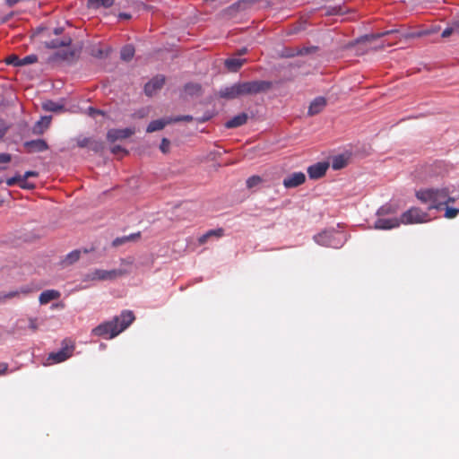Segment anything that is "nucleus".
<instances>
[{
  "instance_id": "nucleus-5",
  "label": "nucleus",
  "mask_w": 459,
  "mask_h": 459,
  "mask_svg": "<svg viewBox=\"0 0 459 459\" xmlns=\"http://www.w3.org/2000/svg\"><path fill=\"white\" fill-rule=\"evenodd\" d=\"M74 351V344L72 341L65 339L62 342V348L58 351H54L48 354L46 359L45 365H52L60 363L70 358Z\"/></svg>"
},
{
  "instance_id": "nucleus-3",
  "label": "nucleus",
  "mask_w": 459,
  "mask_h": 459,
  "mask_svg": "<svg viewBox=\"0 0 459 459\" xmlns=\"http://www.w3.org/2000/svg\"><path fill=\"white\" fill-rule=\"evenodd\" d=\"M431 221V217L428 212L423 211L421 208L412 206L403 212L400 216L402 224H422Z\"/></svg>"
},
{
  "instance_id": "nucleus-45",
  "label": "nucleus",
  "mask_w": 459,
  "mask_h": 459,
  "mask_svg": "<svg viewBox=\"0 0 459 459\" xmlns=\"http://www.w3.org/2000/svg\"><path fill=\"white\" fill-rule=\"evenodd\" d=\"M91 55L96 57H102L104 56V51L100 48H93L90 51Z\"/></svg>"
},
{
  "instance_id": "nucleus-16",
  "label": "nucleus",
  "mask_w": 459,
  "mask_h": 459,
  "mask_svg": "<svg viewBox=\"0 0 459 459\" xmlns=\"http://www.w3.org/2000/svg\"><path fill=\"white\" fill-rule=\"evenodd\" d=\"M399 218H379L375 222V228L377 230H392L401 225Z\"/></svg>"
},
{
  "instance_id": "nucleus-6",
  "label": "nucleus",
  "mask_w": 459,
  "mask_h": 459,
  "mask_svg": "<svg viewBox=\"0 0 459 459\" xmlns=\"http://www.w3.org/2000/svg\"><path fill=\"white\" fill-rule=\"evenodd\" d=\"M244 95H253L265 92L272 88V82L269 81H251L241 82Z\"/></svg>"
},
{
  "instance_id": "nucleus-17",
  "label": "nucleus",
  "mask_w": 459,
  "mask_h": 459,
  "mask_svg": "<svg viewBox=\"0 0 459 459\" xmlns=\"http://www.w3.org/2000/svg\"><path fill=\"white\" fill-rule=\"evenodd\" d=\"M134 134V129L133 128H124V129H110L108 132V139L109 141H117L121 139H126L130 137Z\"/></svg>"
},
{
  "instance_id": "nucleus-8",
  "label": "nucleus",
  "mask_w": 459,
  "mask_h": 459,
  "mask_svg": "<svg viewBox=\"0 0 459 459\" xmlns=\"http://www.w3.org/2000/svg\"><path fill=\"white\" fill-rule=\"evenodd\" d=\"M340 235L333 230H325L314 237L315 241L324 247L337 248L340 246V242H336V237Z\"/></svg>"
},
{
  "instance_id": "nucleus-20",
  "label": "nucleus",
  "mask_w": 459,
  "mask_h": 459,
  "mask_svg": "<svg viewBox=\"0 0 459 459\" xmlns=\"http://www.w3.org/2000/svg\"><path fill=\"white\" fill-rule=\"evenodd\" d=\"M224 235V230L221 228L216 230H210L206 233L203 234L198 238L199 245L205 244L210 238H220Z\"/></svg>"
},
{
  "instance_id": "nucleus-55",
  "label": "nucleus",
  "mask_w": 459,
  "mask_h": 459,
  "mask_svg": "<svg viewBox=\"0 0 459 459\" xmlns=\"http://www.w3.org/2000/svg\"><path fill=\"white\" fill-rule=\"evenodd\" d=\"M38 176V172L36 171H27L25 172V174L22 176L24 178H30V177H37Z\"/></svg>"
},
{
  "instance_id": "nucleus-54",
  "label": "nucleus",
  "mask_w": 459,
  "mask_h": 459,
  "mask_svg": "<svg viewBox=\"0 0 459 459\" xmlns=\"http://www.w3.org/2000/svg\"><path fill=\"white\" fill-rule=\"evenodd\" d=\"M390 212H392L390 208L385 206L381 207L377 212L378 214H387Z\"/></svg>"
},
{
  "instance_id": "nucleus-27",
  "label": "nucleus",
  "mask_w": 459,
  "mask_h": 459,
  "mask_svg": "<svg viewBox=\"0 0 459 459\" xmlns=\"http://www.w3.org/2000/svg\"><path fill=\"white\" fill-rule=\"evenodd\" d=\"M348 164V158L345 155H337L334 156L332 160V168L334 170L342 169L345 168Z\"/></svg>"
},
{
  "instance_id": "nucleus-30",
  "label": "nucleus",
  "mask_w": 459,
  "mask_h": 459,
  "mask_svg": "<svg viewBox=\"0 0 459 459\" xmlns=\"http://www.w3.org/2000/svg\"><path fill=\"white\" fill-rule=\"evenodd\" d=\"M115 0H88V7L108 8L113 5Z\"/></svg>"
},
{
  "instance_id": "nucleus-56",
  "label": "nucleus",
  "mask_w": 459,
  "mask_h": 459,
  "mask_svg": "<svg viewBox=\"0 0 459 459\" xmlns=\"http://www.w3.org/2000/svg\"><path fill=\"white\" fill-rule=\"evenodd\" d=\"M309 52H310V48H303L298 50L297 55H301L302 56V55L307 54Z\"/></svg>"
},
{
  "instance_id": "nucleus-41",
  "label": "nucleus",
  "mask_w": 459,
  "mask_h": 459,
  "mask_svg": "<svg viewBox=\"0 0 459 459\" xmlns=\"http://www.w3.org/2000/svg\"><path fill=\"white\" fill-rule=\"evenodd\" d=\"M29 325L28 327L32 331V332H36L38 329H39V325H38V319L37 318H33V317H29Z\"/></svg>"
},
{
  "instance_id": "nucleus-42",
  "label": "nucleus",
  "mask_w": 459,
  "mask_h": 459,
  "mask_svg": "<svg viewBox=\"0 0 459 459\" xmlns=\"http://www.w3.org/2000/svg\"><path fill=\"white\" fill-rule=\"evenodd\" d=\"M22 180L21 175H16L15 177L10 178L6 180V185L8 186H12L15 184H20V181Z\"/></svg>"
},
{
  "instance_id": "nucleus-10",
  "label": "nucleus",
  "mask_w": 459,
  "mask_h": 459,
  "mask_svg": "<svg viewBox=\"0 0 459 459\" xmlns=\"http://www.w3.org/2000/svg\"><path fill=\"white\" fill-rule=\"evenodd\" d=\"M305 181L306 175L303 172L299 171L287 176L283 179L282 184L285 188H295L304 184Z\"/></svg>"
},
{
  "instance_id": "nucleus-13",
  "label": "nucleus",
  "mask_w": 459,
  "mask_h": 459,
  "mask_svg": "<svg viewBox=\"0 0 459 459\" xmlns=\"http://www.w3.org/2000/svg\"><path fill=\"white\" fill-rule=\"evenodd\" d=\"M329 168L328 162H317L307 168V174L311 179H318L324 177Z\"/></svg>"
},
{
  "instance_id": "nucleus-59",
  "label": "nucleus",
  "mask_w": 459,
  "mask_h": 459,
  "mask_svg": "<svg viewBox=\"0 0 459 459\" xmlns=\"http://www.w3.org/2000/svg\"><path fill=\"white\" fill-rule=\"evenodd\" d=\"M119 17L122 18V19H126V20H128L131 18V14L129 13H121L119 14Z\"/></svg>"
},
{
  "instance_id": "nucleus-52",
  "label": "nucleus",
  "mask_w": 459,
  "mask_h": 459,
  "mask_svg": "<svg viewBox=\"0 0 459 459\" xmlns=\"http://www.w3.org/2000/svg\"><path fill=\"white\" fill-rule=\"evenodd\" d=\"M453 190L448 187V200H447V205L455 204L456 201V198L452 195Z\"/></svg>"
},
{
  "instance_id": "nucleus-58",
  "label": "nucleus",
  "mask_w": 459,
  "mask_h": 459,
  "mask_svg": "<svg viewBox=\"0 0 459 459\" xmlns=\"http://www.w3.org/2000/svg\"><path fill=\"white\" fill-rule=\"evenodd\" d=\"M391 32H393V30H387V31H385L381 34H377V35H372L371 37L372 38H379V37H382V36H385L387 34H390Z\"/></svg>"
},
{
  "instance_id": "nucleus-25",
  "label": "nucleus",
  "mask_w": 459,
  "mask_h": 459,
  "mask_svg": "<svg viewBox=\"0 0 459 459\" xmlns=\"http://www.w3.org/2000/svg\"><path fill=\"white\" fill-rule=\"evenodd\" d=\"M42 108L48 112L60 113L65 111L64 105L53 100H46L42 103Z\"/></svg>"
},
{
  "instance_id": "nucleus-9",
  "label": "nucleus",
  "mask_w": 459,
  "mask_h": 459,
  "mask_svg": "<svg viewBox=\"0 0 459 459\" xmlns=\"http://www.w3.org/2000/svg\"><path fill=\"white\" fill-rule=\"evenodd\" d=\"M243 95L244 92L241 82H238L231 86L222 88L219 91V96L226 100H233Z\"/></svg>"
},
{
  "instance_id": "nucleus-15",
  "label": "nucleus",
  "mask_w": 459,
  "mask_h": 459,
  "mask_svg": "<svg viewBox=\"0 0 459 459\" xmlns=\"http://www.w3.org/2000/svg\"><path fill=\"white\" fill-rule=\"evenodd\" d=\"M72 43V39L69 36L62 35L61 38L51 39L44 41V46L48 48H59L69 47Z\"/></svg>"
},
{
  "instance_id": "nucleus-11",
  "label": "nucleus",
  "mask_w": 459,
  "mask_h": 459,
  "mask_svg": "<svg viewBox=\"0 0 459 459\" xmlns=\"http://www.w3.org/2000/svg\"><path fill=\"white\" fill-rule=\"evenodd\" d=\"M73 56L74 53L69 49H60L43 58L45 63L56 64L61 61L69 60L73 57Z\"/></svg>"
},
{
  "instance_id": "nucleus-36",
  "label": "nucleus",
  "mask_w": 459,
  "mask_h": 459,
  "mask_svg": "<svg viewBox=\"0 0 459 459\" xmlns=\"http://www.w3.org/2000/svg\"><path fill=\"white\" fill-rule=\"evenodd\" d=\"M195 118L192 116L186 115V116H178L175 117H171V123H178V122H190L193 121Z\"/></svg>"
},
{
  "instance_id": "nucleus-40",
  "label": "nucleus",
  "mask_w": 459,
  "mask_h": 459,
  "mask_svg": "<svg viewBox=\"0 0 459 459\" xmlns=\"http://www.w3.org/2000/svg\"><path fill=\"white\" fill-rule=\"evenodd\" d=\"M455 31H459V30L457 29L456 26L448 27L442 31L441 36H442V38H447V37L451 36Z\"/></svg>"
},
{
  "instance_id": "nucleus-21",
  "label": "nucleus",
  "mask_w": 459,
  "mask_h": 459,
  "mask_svg": "<svg viewBox=\"0 0 459 459\" xmlns=\"http://www.w3.org/2000/svg\"><path fill=\"white\" fill-rule=\"evenodd\" d=\"M51 119V116L42 117L41 119L34 125L32 133L35 134H42L44 131L49 126Z\"/></svg>"
},
{
  "instance_id": "nucleus-39",
  "label": "nucleus",
  "mask_w": 459,
  "mask_h": 459,
  "mask_svg": "<svg viewBox=\"0 0 459 459\" xmlns=\"http://www.w3.org/2000/svg\"><path fill=\"white\" fill-rule=\"evenodd\" d=\"M170 142L167 138H162L160 149L163 153H167L169 151Z\"/></svg>"
},
{
  "instance_id": "nucleus-50",
  "label": "nucleus",
  "mask_w": 459,
  "mask_h": 459,
  "mask_svg": "<svg viewBox=\"0 0 459 459\" xmlns=\"http://www.w3.org/2000/svg\"><path fill=\"white\" fill-rule=\"evenodd\" d=\"M112 152L115 153V154H117L119 152H123L124 154H127V152L126 150H124L121 146L119 145H115L112 147Z\"/></svg>"
},
{
  "instance_id": "nucleus-19",
  "label": "nucleus",
  "mask_w": 459,
  "mask_h": 459,
  "mask_svg": "<svg viewBox=\"0 0 459 459\" xmlns=\"http://www.w3.org/2000/svg\"><path fill=\"white\" fill-rule=\"evenodd\" d=\"M248 116L247 113H240L225 123L226 128H236L245 125L247 122Z\"/></svg>"
},
{
  "instance_id": "nucleus-43",
  "label": "nucleus",
  "mask_w": 459,
  "mask_h": 459,
  "mask_svg": "<svg viewBox=\"0 0 459 459\" xmlns=\"http://www.w3.org/2000/svg\"><path fill=\"white\" fill-rule=\"evenodd\" d=\"M19 186L23 189H33L35 187L34 184L27 182V178L23 177H22Z\"/></svg>"
},
{
  "instance_id": "nucleus-57",
  "label": "nucleus",
  "mask_w": 459,
  "mask_h": 459,
  "mask_svg": "<svg viewBox=\"0 0 459 459\" xmlns=\"http://www.w3.org/2000/svg\"><path fill=\"white\" fill-rule=\"evenodd\" d=\"M47 29L46 28H43V27H39V28H37V30H35V35H39L41 33H43L44 31H46Z\"/></svg>"
},
{
  "instance_id": "nucleus-12",
  "label": "nucleus",
  "mask_w": 459,
  "mask_h": 459,
  "mask_svg": "<svg viewBox=\"0 0 459 459\" xmlns=\"http://www.w3.org/2000/svg\"><path fill=\"white\" fill-rule=\"evenodd\" d=\"M165 83V77L163 75H157L148 82L144 86V92L147 96H152L157 91L160 90Z\"/></svg>"
},
{
  "instance_id": "nucleus-2",
  "label": "nucleus",
  "mask_w": 459,
  "mask_h": 459,
  "mask_svg": "<svg viewBox=\"0 0 459 459\" xmlns=\"http://www.w3.org/2000/svg\"><path fill=\"white\" fill-rule=\"evenodd\" d=\"M415 196L420 203L429 204V211H440L447 205L448 186L422 188L416 191Z\"/></svg>"
},
{
  "instance_id": "nucleus-7",
  "label": "nucleus",
  "mask_w": 459,
  "mask_h": 459,
  "mask_svg": "<svg viewBox=\"0 0 459 459\" xmlns=\"http://www.w3.org/2000/svg\"><path fill=\"white\" fill-rule=\"evenodd\" d=\"M39 289L40 287L36 285L34 282H31L28 285H23L17 289L16 290H12L0 296V302H4L7 299L14 298H20L21 296H27L30 293L39 290Z\"/></svg>"
},
{
  "instance_id": "nucleus-14",
  "label": "nucleus",
  "mask_w": 459,
  "mask_h": 459,
  "mask_svg": "<svg viewBox=\"0 0 459 459\" xmlns=\"http://www.w3.org/2000/svg\"><path fill=\"white\" fill-rule=\"evenodd\" d=\"M23 146L30 153L41 152L48 149V143L42 139L27 141L23 143Z\"/></svg>"
},
{
  "instance_id": "nucleus-53",
  "label": "nucleus",
  "mask_w": 459,
  "mask_h": 459,
  "mask_svg": "<svg viewBox=\"0 0 459 459\" xmlns=\"http://www.w3.org/2000/svg\"><path fill=\"white\" fill-rule=\"evenodd\" d=\"M8 371V364L4 362L0 363V375H4Z\"/></svg>"
},
{
  "instance_id": "nucleus-28",
  "label": "nucleus",
  "mask_w": 459,
  "mask_h": 459,
  "mask_svg": "<svg viewBox=\"0 0 459 459\" xmlns=\"http://www.w3.org/2000/svg\"><path fill=\"white\" fill-rule=\"evenodd\" d=\"M134 56V48L133 45H126L120 51V57L124 61H130Z\"/></svg>"
},
{
  "instance_id": "nucleus-22",
  "label": "nucleus",
  "mask_w": 459,
  "mask_h": 459,
  "mask_svg": "<svg viewBox=\"0 0 459 459\" xmlns=\"http://www.w3.org/2000/svg\"><path fill=\"white\" fill-rule=\"evenodd\" d=\"M59 297H60L59 291L55 290H48L43 291L39 295V300L40 304L44 305V304L50 302L51 300L59 299Z\"/></svg>"
},
{
  "instance_id": "nucleus-48",
  "label": "nucleus",
  "mask_w": 459,
  "mask_h": 459,
  "mask_svg": "<svg viewBox=\"0 0 459 459\" xmlns=\"http://www.w3.org/2000/svg\"><path fill=\"white\" fill-rule=\"evenodd\" d=\"M212 117V113H207L205 114L204 116L201 117H196L195 118L198 123H204V122H207L208 120H210Z\"/></svg>"
},
{
  "instance_id": "nucleus-46",
  "label": "nucleus",
  "mask_w": 459,
  "mask_h": 459,
  "mask_svg": "<svg viewBox=\"0 0 459 459\" xmlns=\"http://www.w3.org/2000/svg\"><path fill=\"white\" fill-rule=\"evenodd\" d=\"M12 160V156L9 153H0V163H8Z\"/></svg>"
},
{
  "instance_id": "nucleus-29",
  "label": "nucleus",
  "mask_w": 459,
  "mask_h": 459,
  "mask_svg": "<svg viewBox=\"0 0 459 459\" xmlns=\"http://www.w3.org/2000/svg\"><path fill=\"white\" fill-rule=\"evenodd\" d=\"M245 4H246V0L235 3L232 5H230V7H228L227 9L223 10L222 14L226 15V16L232 17L240 10L242 5Z\"/></svg>"
},
{
  "instance_id": "nucleus-44",
  "label": "nucleus",
  "mask_w": 459,
  "mask_h": 459,
  "mask_svg": "<svg viewBox=\"0 0 459 459\" xmlns=\"http://www.w3.org/2000/svg\"><path fill=\"white\" fill-rule=\"evenodd\" d=\"M74 142L76 143V146L78 147L84 148L86 146V137L84 136H80L76 139L72 140V143Z\"/></svg>"
},
{
  "instance_id": "nucleus-37",
  "label": "nucleus",
  "mask_w": 459,
  "mask_h": 459,
  "mask_svg": "<svg viewBox=\"0 0 459 459\" xmlns=\"http://www.w3.org/2000/svg\"><path fill=\"white\" fill-rule=\"evenodd\" d=\"M21 58L16 55H11L6 58V63L14 66L20 65Z\"/></svg>"
},
{
  "instance_id": "nucleus-60",
  "label": "nucleus",
  "mask_w": 459,
  "mask_h": 459,
  "mask_svg": "<svg viewBox=\"0 0 459 459\" xmlns=\"http://www.w3.org/2000/svg\"><path fill=\"white\" fill-rule=\"evenodd\" d=\"M247 53V48H242L240 51H239V55H243V54H246Z\"/></svg>"
},
{
  "instance_id": "nucleus-38",
  "label": "nucleus",
  "mask_w": 459,
  "mask_h": 459,
  "mask_svg": "<svg viewBox=\"0 0 459 459\" xmlns=\"http://www.w3.org/2000/svg\"><path fill=\"white\" fill-rule=\"evenodd\" d=\"M9 127L10 126L3 118L0 117V139L5 135Z\"/></svg>"
},
{
  "instance_id": "nucleus-49",
  "label": "nucleus",
  "mask_w": 459,
  "mask_h": 459,
  "mask_svg": "<svg viewBox=\"0 0 459 459\" xmlns=\"http://www.w3.org/2000/svg\"><path fill=\"white\" fill-rule=\"evenodd\" d=\"M63 32H64V28L57 27V28L53 29V30L48 33V36H51L52 34L56 35V36H59V35H62Z\"/></svg>"
},
{
  "instance_id": "nucleus-23",
  "label": "nucleus",
  "mask_w": 459,
  "mask_h": 459,
  "mask_svg": "<svg viewBox=\"0 0 459 459\" xmlns=\"http://www.w3.org/2000/svg\"><path fill=\"white\" fill-rule=\"evenodd\" d=\"M171 124L170 118L169 119H157L152 121L147 126V133H153L163 129L167 125Z\"/></svg>"
},
{
  "instance_id": "nucleus-26",
  "label": "nucleus",
  "mask_w": 459,
  "mask_h": 459,
  "mask_svg": "<svg viewBox=\"0 0 459 459\" xmlns=\"http://www.w3.org/2000/svg\"><path fill=\"white\" fill-rule=\"evenodd\" d=\"M246 62V59L241 58H228L225 60L224 65L230 72H237Z\"/></svg>"
},
{
  "instance_id": "nucleus-35",
  "label": "nucleus",
  "mask_w": 459,
  "mask_h": 459,
  "mask_svg": "<svg viewBox=\"0 0 459 459\" xmlns=\"http://www.w3.org/2000/svg\"><path fill=\"white\" fill-rule=\"evenodd\" d=\"M38 61V56L36 55H30L23 58H21L20 65L24 66L30 64H34Z\"/></svg>"
},
{
  "instance_id": "nucleus-33",
  "label": "nucleus",
  "mask_w": 459,
  "mask_h": 459,
  "mask_svg": "<svg viewBox=\"0 0 459 459\" xmlns=\"http://www.w3.org/2000/svg\"><path fill=\"white\" fill-rule=\"evenodd\" d=\"M445 218L454 219L459 214V208H454L449 205H445Z\"/></svg>"
},
{
  "instance_id": "nucleus-31",
  "label": "nucleus",
  "mask_w": 459,
  "mask_h": 459,
  "mask_svg": "<svg viewBox=\"0 0 459 459\" xmlns=\"http://www.w3.org/2000/svg\"><path fill=\"white\" fill-rule=\"evenodd\" d=\"M140 237V233L137 234H131L129 236H124L121 238H117L113 240L112 246L113 247H119L128 241L134 240L135 238Z\"/></svg>"
},
{
  "instance_id": "nucleus-34",
  "label": "nucleus",
  "mask_w": 459,
  "mask_h": 459,
  "mask_svg": "<svg viewBox=\"0 0 459 459\" xmlns=\"http://www.w3.org/2000/svg\"><path fill=\"white\" fill-rule=\"evenodd\" d=\"M263 179L259 176H252L247 179V188H253L262 183Z\"/></svg>"
},
{
  "instance_id": "nucleus-24",
  "label": "nucleus",
  "mask_w": 459,
  "mask_h": 459,
  "mask_svg": "<svg viewBox=\"0 0 459 459\" xmlns=\"http://www.w3.org/2000/svg\"><path fill=\"white\" fill-rule=\"evenodd\" d=\"M81 257V250H74L68 255L65 256L64 259L61 260V265L63 267H66L69 265L74 264L75 262H77Z\"/></svg>"
},
{
  "instance_id": "nucleus-4",
  "label": "nucleus",
  "mask_w": 459,
  "mask_h": 459,
  "mask_svg": "<svg viewBox=\"0 0 459 459\" xmlns=\"http://www.w3.org/2000/svg\"><path fill=\"white\" fill-rule=\"evenodd\" d=\"M127 273L128 271L121 268L112 270L96 269L91 273H88V281H112Z\"/></svg>"
},
{
  "instance_id": "nucleus-18",
  "label": "nucleus",
  "mask_w": 459,
  "mask_h": 459,
  "mask_svg": "<svg viewBox=\"0 0 459 459\" xmlns=\"http://www.w3.org/2000/svg\"><path fill=\"white\" fill-rule=\"evenodd\" d=\"M326 106V100L324 97L316 98L309 105L307 114L308 116H315L319 114Z\"/></svg>"
},
{
  "instance_id": "nucleus-51",
  "label": "nucleus",
  "mask_w": 459,
  "mask_h": 459,
  "mask_svg": "<svg viewBox=\"0 0 459 459\" xmlns=\"http://www.w3.org/2000/svg\"><path fill=\"white\" fill-rule=\"evenodd\" d=\"M87 114L90 117H95L97 114L103 115V113L101 111L97 110L93 108H88Z\"/></svg>"
},
{
  "instance_id": "nucleus-1",
  "label": "nucleus",
  "mask_w": 459,
  "mask_h": 459,
  "mask_svg": "<svg viewBox=\"0 0 459 459\" xmlns=\"http://www.w3.org/2000/svg\"><path fill=\"white\" fill-rule=\"evenodd\" d=\"M134 319L135 317L132 311L124 310L119 316L95 327L92 330V334L105 339H112L126 330Z\"/></svg>"
},
{
  "instance_id": "nucleus-61",
  "label": "nucleus",
  "mask_w": 459,
  "mask_h": 459,
  "mask_svg": "<svg viewBox=\"0 0 459 459\" xmlns=\"http://www.w3.org/2000/svg\"><path fill=\"white\" fill-rule=\"evenodd\" d=\"M2 204H3V201H2V200H0V205H2Z\"/></svg>"
},
{
  "instance_id": "nucleus-32",
  "label": "nucleus",
  "mask_w": 459,
  "mask_h": 459,
  "mask_svg": "<svg viewBox=\"0 0 459 459\" xmlns=\"http://www.w3.org/2000/svg\"><path fill=\"white\" fill-rule=\"evenodd\" d=\"M202 87L199 83L189 82L185 86V91L189 95H198L200 94Z\"/></svg>"
},
{
  "instance_id": "nucleus-47",
  "label": "nucleus",
  "mask_w": 459,
  "mask_h": 459,
  "mask_svg": "<svg viewBox=\"0 0 459 459\" xmlns=\"http://www.w3.org/2000/svg\"><path fill=\"white\" fill-rule=\"evenodd\" d=\"M26 328V325H25V320L24 319H19L17 320L16 324H15V330L16 331H22Z\"/></svg>"
}]
</instances>
